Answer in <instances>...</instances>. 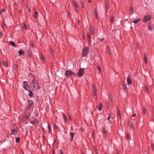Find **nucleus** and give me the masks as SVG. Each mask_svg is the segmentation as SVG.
Wrapping results in <instances>:
<instances>
[{"label":"nucleus","mask_w":154,"mask_h":154,"mask_svg":"<svg viewBox=\"0 0 154 154\" xmlns=\"http://www.w3.org/2000/svg\"><path fill=\"white\" fill-rule=\"evenodd\" d=\"M41 60L42 62H44L45 61V56L43 55H41Z\"/></svg>","instance_id":"nucleus-25"},{"label":"nucleus","mask_w":154,"mask_h":154,"mask_svg":"<svg viewBox=\"0 0 154 154\" xmlns=\"http://www.w3.org/2000/svg\"><path fill=\"white\" fill-rule=\"evenodd\" d=\"M31 46H32V47H33L34 46V44H32L31 45Z\"/></svg>","instance_id":"nucleus-61"},{"label":"nucleus","mask_w":154,"mask_h":154,"mask_svg":"<svg viewBox=\"0 0 154 154\" xmlns=\"http://www.w3.org/2000/svg\"><path fill=\"white\" fill-rule=\"evenodd\" d=\"M27 91H28L29 92V94L28 95L30 97H34L33 93L31 91L29 90Z\"/></svg>","instance_id":"nucleus-18"},{"label":"nucleus","mask_w":154,"mask_h":154,"mask_svg":"<svg viewBox=\"0 0 154 154\" xmlns=\"http://www.w3.org/2000/svg\"><path fill=\"white\" fill-rule=\"evenodd\" d=\"M30 116V112L26 113L25 114V116L26 120L29 119Z\"/></svg>","instance_id":"nucleus-14"},{"label":"nucleus","mask_w":154,"mask_h":154,"mask_svg":"<svg viewBox=\"0 0 154 154\" xmlns=\"http://www.w3.org/2000/svg\"><path fill=\"white\" fill-rule=\"evenodd\" d=\"M115 18V17L113 15H112L111 16V22L113 23V21L114 20Z\"/></svg>","instance_id":"nucleus-35"},{"label":"nucleus","mask_w":154,"mask_h":154,"mask_svg":"<svg viewBox=\"0 0 154 154\" xmlns=\"http://www.w3.org/2000/svg\"><path fill=\"white\" fill-rule=\"evenodd\" d=\"M90 30L91 34L93 35L94 34V30L91 27H90Z\"/></svg>","instance_id":"nucleus-31"},{"label":"nucleus","mask_w":154,"mask_h":154,"mask_svg":"<svg viewBox=\"0 0 154 154\" xmlns=\"http://www.w3.org/2000/svg\"><path fill=\"white\" fill-rule=\"evenodd\" d=\"M35 18H38V12L37 11H35Z\"/></svg>","instance_id":"nucleus-30"},{"label":"nucleus","mask_w":154,"mask_h":154,"mask_svg":"<svg viewBox=\"0 0 154 154\" xmlns=\"http://www.w3.org/2000/svg\"><path fill=\"white\" fill-rule=\"evenodd\" d=\"M104 38H103V39H100V41H102L103 39H104Z\"/></svg>","instance_id":"nucleus-62"},{"label":"nucleus","mask_w":154,"mask_h":154,"mask_svg":"<svg viewBox=\"0 0 154 154\" xmlns=\"http://www.w3.org/2000/svg\"><path fill=\"white\" fill-rule=\"evenodd\" d=\"M26 52L28 54V55L29 56L31 57L32 56V54L31 53V52L29 50H27L26 51Z\"/></svg>","instance_id":"nucleus-29"},{"label":"nucleus","mask_w":154,"mask_h":154,"mask_svg":"<svg viewBox=\"0 0 154 154\" xmlns=\"http://www.w3.org/2000/svg\"><path fill=\"white\" fill-rule=\"evenodd\" d=\"M117 154H119V153L118 152H117Z\"/></svg>","instance_id":"nucleus-64"},{"label":"nucleus","mask_w":154,"mask_h":154,"mask_svg":"<svg viewBox=\"0 0 154 154\" xmlns=\"http://www.w3.org/2000/svg\"><path fill=\"white\" fill-rule=\"evenodd\" d=\"M28 11L29 12H31V10H30V8H28Z\"/></svg>","instance_id":"nucleus-60"},{"label":"nucleus","mask_w":154,"mask_h":154,"mask_svg":"<svg viewBox=\"0 0 154 154\" xmlns=\"http://www.w3.org/2000/svg\"><path fill=\"white\" fill-rule=\"evenodd\" d=\"M94 149L95 152V153L96 154H98V151H97V149L96 148L94 147Z\"/></svg>","instance_id":"nucleus-40"},{"label":"nucleus","mask_w":154,"mask_h":154,"mask_svg":"<svg viewBox=\"0 0 154 154\" xmlns=\"http://www.w3.org/2000/svg\"><path fill=\"white\" fill-rule=\"evenodd\" d=\"M108 115H109V116L108 117V118H107V120L109 121H110V118H111V115L110 113H109L108 114Z\"/></svg>","instance_id":"nucleus-41"},{"label":"nucleus","mask_w":154,"mask_h":154,"mask_svg":"<svg viewBox=\"0 0 154 154\" xmlns=\"http://www.w3.org/2000/svg\"><path fill=\"white\" fill-rule=\"evenodd\" d=\"M2 63L3 65L4 66L7 67L8 66V63L5 61H3Z\"/></svg>","instance_id":"nucleus-28"},{"label":"nucleus","mask_w":154,"mask_h":154,"mask_svg":"<svg viewBox=\"0 0 154 154\" xmlns=\"http://www.w3.org/2000/svg\"><path fill=\"white\" fill-rule=\"evenodd\" d=\"M97 68H98V69L99 70V71L100 72H101V68L99 66H98Z\"/></svg>","instance_id":"nucleus-51"},{"label":"nucleus","mask_w":154,"mask_h":154,"mask_svg":"<svg viewBox=\"0 0 154 154\" xmlns=\"http://www.w3.org/2000/svg\"><path fill=\"white\" fill-rule=\"evenodd\" d=\"M128 125H129L131 127V128H132L133 127V123H132L131 122H128Z\"/></svg>","instance_id":"nucleus-38"},{"label":"nucleus","mask_w":154,"mask_h":154,"mask_svg":"<svg viewBox=\"0 0 154 154\" xmlns=\"http://www.w3.org/2000/svg\"><path fill=\"white\" fill-rule=\"evenodd\" d=\"M38 120L37 119H34L32 120L30 122V123L33 124L34 125H35V124L38 123Z\"/></svg>","instance_id":"nucleus-11"},{"label":"nucleus","mask_w":154,"mask_h":154,"mask_svg":"<svg viewBox=\"0 0 154 154\" xmlns=\"http://www.w3.org/2000/svg\"><path fill=\"white\" fill-rule=\"evenodd\" d=\"M94 12L95 14L96 18V19H97L98 18V16L97 13L96 11V9H94Z\"/></svg>","instance_id":"nucleus-26"},{"label":"nucleus","mask_w":154,"mask_h":154,"mask_svg":"<svg viewBox=\"0 0 154 154\" xmlns=\"http://www.w3.org/2000/svg\"><path fill=\"white\" fill-rule=\"evenodd\" d=\"M143 114L145 115L146 114V111L145 108H143Z\"/></svg>","instance_id":"nucleus-44"},{"label":"nucleus","mask_w":154,"mask_h":154,"mask_svg":"<svg viewBox=\"0 0 154 154\" xmlns=\"http://www.w3.org/2000/svg\"><path fill=\"white\" fill-rule=\"evenodd\" d=\"M130 11L131 12V14H132L134 12V9L132 6H131L130 8Z\"/></svg>","instance_id":"nucleus-24"},{"label":"nucleus","mask_w":154,"mask_h":154,"mask_svg":"<svg viewBox=\"0 0 154 154\" xmlns=\"http://www.w3.org/2000/svg\"><path fill=\"white\" fill-rule=\"evenodd\" d=\"M22 27L23 28L25 29H26V26L25 23H23L22 24Z\"/></svg>","instance_id":"nucleus-36"},{"label":"nucleus","mask_w":154,"mask_h":154,"mask_svg":"<svg viewBox=\"0 0 154 154\" xmlns=\"http://www.w3.org/2000/svg\"><path fill=\"white\" fill-rule=\"evenodd\" d=\"M63 116V118L64 119V122L66 123L67 121V119L66 117V116L64 114H62Z\"/></svg>","instance_id":"nucleus-19"},{"label":"nucleus","mask_w":154,"mask_h":154,"mask_svg":"<svg viewBox=\"0 0 154 154\" xmlns=\"http://www.w3.org/2000/svg\"><path fill=\"white\" fill-rule=\"evenodd\" d=\"M84 73V69L80 68L77 73V75L79 77H81L82 76Z\"/></svg>","instance_id":"nucleus-6"},{"label":"nucleus","mask_w":154,"mask_h":154,"mask_svg":"<svg viewBox=\"0 0 154 154\" xmlns=\"http://www.w3.org/2000/svg\"><path fill=\"white\" fill-rule=\"evenodd\" d=\"M24 53L23 51V50H20L19 51V54L20 55H21L23 54Z\"/></svg>","instance_id":"nucleus-33"},{"label":"nucleus","mask_w":154,"mask_h":154,"mask_svg":"<svg viewBox=\"0 0 154 154\" xmlns=\"http://www.w3.org/2000/svg\"><path fill=\"white\" fill-rule=\"evenodd\" d=\"M60 154H63V150H60Z\"/></svg>","instance_id":"nucleus-57"},{"label":"nucleus","mask_w":154,"mask_h":154,"mask_svg":"<svg viewBox=\"0 0 154 154\" xmlns=\"http://www.w3.org/2000/svg\"><path fill=\"white\" fill-rule=\"evenodd\" d=\"M152 18V16L150 15H145L143 20V22L145 23L147 21H150Z\"/></svg>","instance_id":"nucleus-4"},{"label":"nucleus","mask_w":154,"mask_h":154,"mask_svg":"<svg viewBox=\"0 0 154 154\" xmlns=\"http://www.w3.org/2000/svg\"><path fill=\"white\" fill-rule=\"evenodd\" d=\"M14 126H15L14 124H11V125L10 128L11 129V128H13V127Z\"/></svg>","instance_id":"nucleus-49"},{"label":"nucleus","mask_w":154,"mask_h":154,"mask_svg":"<svg viewBox=\"0 0 154 154\" xmlns=\"http://www.w3.org/2000/svg\"><path fill=\"white\" fill-rule=\"evenodd\" d=\"M127 83L128 85H131L132 84V81L131 79L129 77V76H128L127 78Z\"/></svg>","instance_id":"nucleus-13"},{"label":"nucleus","mask_w":154,"mask_h":154,"mask_svg":"<svg viewBox=\"0 0 154 154\" xmlns=\"http://www.w3.org/2000/svg\"><path fill=\"white\" fill-rule=\"evenodd\" d=\"M103 131L104 134L106 135L107 134V132L106 131V130L105 129V128L104 127L103 128Z\"/></svg>","instance_id":"nucleus-27"},{"label":"nucleus","mask_w":154,"mask_h":154,"mask_svg":"<svg viewBox=\"0 0 154 154\" xmlns=\"http://www.w3.org/2000/svg\"><path fill=\"white\" fill-rule=\"evenodd\" d=\"M53 127L54 128H55L56 129H57L58 127H57V125H56V124H55V123L53 124Z\"/></svg>","instance_id":"nucleus-39"},{"label":"nucleus","mask_w":154,"mask_h":154,"mask_svg":"<svg viewBox=\"0 0 154 154\" xmlns=\"http://www.w3.org/2000/svg\"><path fill=\"white\" fill-rule=\"evenodd\" d=\"M144 60L146 63H147V57H144Z\"/></svg>","instance_id":"nucleus-47"},{"label":"nucleus","mask_w":154,"mask_h":154,"mask_svg":"<svg viewBox=\"0 0 154 154\" xmlns=\"http://www.w3.org/2000/svg\"><path fill=\"white\" fill-rule=\"evenodd\" d=\"M1 25H2V28L4 29H5V23L4 22V21H3L2 23V24H1Z\"/></svg>","instance_id":"nucleus-22"},{"label":"nucleus","mask_w":154,"mask_h":154,"mask_svg":"<svg viewBox=\"0 0 154 154\" xmlns=\"http://www.w3.org/2000/svg\"><path fill=\"white\" fill-rule=\"evenodd\" d=\"M148 29L149 30H152V28L151 27V26H149L148 28Z\"/></svg>","instance_id":"nucleus-52"},{"label":"nucleus","mask_w":154,"mask_h":154,"mask_svg":"<svg viewBox=\"0 0 154 154\" xmlns=\"http://www.w3.org/2000/svg\"><path fill=\"white\" fill-rule=\"evenodd\" d=\"M126 137L127 139H130V137L128 133H126Z\"/></svg>","instance_id":"nucleus-43"},{"label":"nucleus","mask_w":154,"mask_h":154,"mask_svg":"<svg viewBox=\"0 0 154 154\" xmlns=\"http://www.w3.org/2000/svg\"><path fill=\"white\" fill-rule=\"evenodd\" d=\"M9 43L12 46L16 47V45L14 42L10 41L9 42Z\"/></svg>","instance_id":"nucleus-20"},{"label":"nucleus","mask_w":154,"mask_h":154,"mask_svg":"<svg viewBox=\"0 0 154 154\" xmlns=\"http://www.w3.org/2000/svg\"><path fill=\"white\" fill-rule=\"evenodd\" d=\"M151 146L152 149H154V145L153 144H151Z\"/></svg>","instance_id":"nucleus-50"},{"label":"nucleus","mask_w":154,"mask_h":154,"mask_svg":"<svg viewBox=\"0 0 154 154\" xmlns=\"http://www.w3.org/2000/svg\"><path fill=\"white\" fill-rule=\"evenodd\" d=\"M50 50L51 54L52 56H53L54 55V51L51 48H50Z\"/></svg>","instance_id":"nucleus-37"},{"label":"nucleus","mask_w":154,"mask_h":154,"mask_svg":"<svg viewBox=\"0 0 154 154\" xmlns=\"http://www.w3.org/2000/svg\"><path fill=\"white\" fill-rule=\"evenodd\" d=\"M88 2L89 3H90L91 2V0H88Z\"/></svg>","instance_id":"nucleus-63"},{"label":"nucleus","mask_w":154,"mask_h":154,"mask_svg":"<svg viewBox=\"0 0 154 154\" xmlns=\"http://www.w3.org/2000/svg\"><path fill=\"white\" fill-rule=\"evenodd\" d=\"M3 35V33L1 32H0V36L2 37Z\"/></svg>","instance_id":"nucleus-55"},{"label":"nucleus","mask_w":154,"mask_h":154,"mask_svg":"<svg viewBox=\"0 0 154 154\" xmlns=\"http://www.w3.org/2000/svg\"><path fill=\"white\" fill-rule=\"evenodd\" d=\"M136 116V113H135L133 115V117H135Z\"/></svg>","instance_id":"nucleus-58"},{"label":"nucleus","mask_w":154,"mask_h":154,"mask_svg":"<svg viewBox=\"0 0 154 154\" xmlns=\"http://www.w3.org/2000/svg\"><path fill=\"white\" fill-rule=\"evenodd\" d=\"M89 48L88 47H84L82 50V55L83 57H85L87 56L89 51Z\"/></svg>","instance_id":"nucleus-2"},{"label":"nucleus","mask_w":154,"mask_h":154,"mask_svg":"<svg viewBox=\"0 0 154 154\" xmlns=\"http://www.w3.org/2000/svg\"><path fill=\"white\" fill-rule=\"evenodd\" d=\"M35 115L36 117H38V111L37 110H35L34 112Z\"/></svg>","instance_id":"nucleus-34"},{"label":"nucleus","mask_w":154,"mask_h":154,"mask_svg":"<svg viewBox=\"0 0 154 154\" xmlns=\"http://www.w3.org/2000/svg\"><path fill=\"white\" fill-rule=\"evenodd\" d=\"M141 20V19H137L136 20H134L133 21V22L134 23H137Z\"/></svg>","instance_id":"nucleus-21"},{"label":"nucleus","mask_w":154,"mask_h":154,"mask_svg":"<svg viewBox=\"0 0 154 154\" xmlns=\"http://www.w3.org/2000/svg\"><path fill=\"white\" fill-rule=\"evenodd\" d=\"M73 74V72L70 70H67L65 72V75L66 77H69Z\"/></svg>","instance_id":"nucleus-10"},{"label":"nucleus","mask_w":154,"mask_h":154,"mask_svg":"<svg viewBox=\"0 0 154 154\" xmlns=\"http://www.w3.org/2000/svg\"><path fill=\"white\" fill-rule=\"evenodd\" d=\"M144 88L147 92H148L149 91V89L147 86L146 85H145L144 86Z\"/></svg>","instance_id":"nucleus-32"},{"label":"nucleus","mask_w":154,"mask_h":154,"mask_svg":"<svg viewBox=\"0 0 154 154\" xmlns=\"http://www.w3.org/2000/svg\"><path fill=\"white\" fill-rule=\"evenodd\" d=\"M144 57H146V54L145 53H144Z\"/></svg>","instance_id":"nucleus-59"},{"label":"nucleus","mask_w":154,"mask_h":154,"mask_svg":"<svg viewBox=\"0 0 154 154\" xmlns=\"http://www.w3.org/2000/svg\"><path fill=\"white\" fill-rule=\"evenodd\" d=\"M92 87L93 88V94L95 95L94 98H95L96 97V95L97 94L96 87V85L94 84L92 85Z\"/></svg>","instance_id":"nucleus-7"},{"label":"nucleus","mask_w":154,"mask_h":154,"mask_svg":"<svg viewBox=\"0 0 154 154\" xmlns=\"http://www.w3.org/2000/svg\"><path fill=\"white\" fill-rule=\"evenodd\" d=\"M107 52L108 53H109V54L110 55H111V51L110 50V49L109 48L108 49Z\"/></svg>","instance_id":"nucleus-48"},{"label":"nucleus","mask_w":154,"mask_h":154,"mask_svg":"<svg viewBox=\"0 0 154 154\" xmlns=\"http://www.w3.org/2000/svg\"><path fill=\"white\" fill-rule=\"evenodd\" d=\"M5 11V9H2L1 11H0V13L3 12H4Z\"/></svg>","instance_id":"nucleus-54"},{"label":"nucleus","mask_w":154,"mask_h":154,"mask_svg":"<svg viewBox=\"0 0 154 154\" xmlns=\"http://www.w3.org/2000/svg\"><path fill=\"white\" fill-rule=\"evenodd\" d=\"M80 4L81 5L82 7H83L84 5L83 2L82 1H81L80 2Z\"/></svg>","instance_id":"nucleus-53"},{"label":"nucleus","mask_w":154,"mask_h":154,"mask_svg":"<svg viewBox=\"0 0 154 154\" xmlns=\"http://www.w3.org/2000/svg\"><path fill=\"white\" fill-rule=\"evenodd\" d=\"M73 4L74 6V8L75 10L76 11H78L79 10V7L77 5V2L74 0H72Z\"/></svg>","instance_id":"nucleus-9"},{"label":"nucleus","mask_w":154,"mask_h":154,"mask_svg":"<svg viewBox=\"0 0 154 154\" xmlns=\"http://www.w3.org/2000/svg\"><path fill=\"white\" fill-rule=\"evenodd\" d=\"M11 134L15 135L17 134L16 130L14 129H13V128H11Z\"/></svg>","instance_id":"nucleus-15"},{"label":"nucleus","mask_w":154,"mask_h":154,"mask_svg":"<svg viewBox=\"0 0 154 154\" xmlns=\"http://www.w3.org/2000/svg\"><path fill=\"white\" fill-rule=\"evenodd\" d=\"M23 88L26 90H28L29 89V87L28 85V83L26 81H24L23 83Z\"/></svg>","instance_id":"nucleus-5"},{"label":"nucleus","mask_w":154,"mask_h":154,"mask_svg":"<svg viewBox=\"0 0 154 154\" xmlns=\"http://www.w3.org/2000/svg\"><path fill=\"white\" fill-rule=\"evenodd\" d=\"M105 5L106 6V11H107V10L109 9V4L108 0H106Z\"/></svg>","instance_id":"nucleus-12"},{"label":"nucleus","mask_w":154,"mask_h":154,"mask_svg":"<svg viewBox=\"0 0 154 154\" xmlns=\"http://www.w3.org/2000/svg\"><path fill=\"white\" fill-rule=\"evenodd\" d=\"M74 135V133L70 132V135L71 137V138H70V140L71 141H72L73 140Z\"/></svg>","instance_id":"nucleus-16"},{"label":"nucleus","mask_w":154,"mask_h":154,"mask_svg":"<svg viewBox=\"0 0 154 154\" xmlns=\"http://www.w3.org/2000/svg\"><path fill=\"white\" fill-rule=\"evenodd\" d=\"M20 139L19 137H17L16 138V142L17 143H19V141H20Z\"/></svg>","instance_id":"nucleus-42"},{"label":"nucleus","mask_w":154,"mask_h":154,"mask_svg":"<svg viewBox=\"0 0 154 154\" xmlns=\"http://www.w3.org/2000/svg\"><path fill=\"white\" fill-rule=\"evenodd\" d=\"M103 108V104L102 103H100L99 104V106L98 107L99 110L100 111Z\"/></svg>","instance_id":"nucleus-23"},{"label":"nucleus","mask_w":154,"mask_h":154,"mask_svg":"<svg viewBox=\"0 0 154 154\" xmlns=\"http://www.w3.org/2000/svg\"><path fill=\"white\" fill-rule=\"evenodd\" d=\"M122 85V86L123 87V88L124 90L125 91H126V90H127V87H126L127 84H126L124 82L123 83Z\"/></svg>","instance_id":"nucleus-17"},{"label":"nucleus","mask_w":154,"mask_h":154,"mask_svg":"<svg viewBox=\"0 0 154 154\" xmlns=\"http://www.w3.org/2000/svg\"><path fill=\"white\" fill-rule=\"evenodd\" d=\"M87 40L88 41V46H91V36L88 32H87Z\"/></svg>","instance_id":"nucleus-8"},{"label":"nucleus","mask_w":154,"mask_h":154,"mask_svg":"<svg viewBox=\"0 0 154 154\" xmlns=\"http://www.w3.org/2000/svg\"><path fill=\"white\" fill-rule=\"evenodd\" d=\"M117 113H118V115L119 116H121V112H120V111H119V109H117Z\"/></svg>","instance_id":"nucleus-45"},{"label":"nucleus","mask_w":154,"mask_h":154,"mask_svg":"<svg viewBox=\"0 0 154 154\" xmlns=\"http://www.w3.org/2000/svg\"><path fill=\"white\" fill-rule=\"evenodd\" d=\"M30 85L32 90L35 91L39 89L38 83L37 81L34 79H33L31 81Z\"/></svg>","instance_id":"nucleus-1"},{"label":"nucleus","mask_w":154,"mask_h":154,"mask_svg":"<svg viewBox=\"0 0 154 154\" xmlns=\"http://www.w3.org/2000/svg\"><path fill=\"white\" fill-rule=\"evenodd\" d=\"M33 101L31 100H28V104L26 105V110L28 111L31 109V107L33 105Z\"/></svg>","instance_id":"nucleus-3"},{"label":"nucleus","mask_w":154,"mask_h":154,"mask_svg":"<svg viewBox=\"0 0 154 154\" xmlns=\"http://www.w3.org/2000/svg\"><path fill=\"white\" fill-rule=\"evenodd\" d=\"M48 129L49 132H50L51 131V127L49 125H48Z\"/></svg>","instance_id":"nucleus-46"},{"label":"nucleus","mask_w":154,"mask_h":154,"mask_svg":"<svg viewBox=\"0 0 154 154\" xmlns=\"http://www.w3.org/2000/svg\"><path fill=\"white\" fill-rule=\"evenodd\" d=\"M69 119L70 120H72V118L70 115L69 116Z\"/></svg>","instance_id":"nucleus-56"}]
</instances>
